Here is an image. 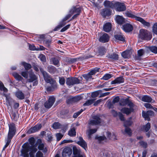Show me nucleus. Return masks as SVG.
I'll return each mask as SVG.
<instances>
[{"label": "nucleus", "instance_id": "obj_35", "mask_svg": "<svg viewBox=\"0 0 157 157\" xmlns=\"http://www.w3.org/2000/svg\"><path fill=\"white\" fill-rule=\"evenodd\" d=\"M141 100L143 101L147 102H151L152 100L151 98L147 95L143 96L142 97Z\"/></svg>", "mask_w": 157, "mask_h": 157}, {"label": "nucleus", "instance_id": "obj_33", "mask_svg": "<svg viewBox=\"0 0 157 157\" xmlns=\"http://www.w3.org/2000/svg\"><path fill=\"white\" fill-rule=\"evenodd\" d=\"M121 111L123 113L127 115H129V114L131 113V112H133V111L131 110V109H130L129 108L127 107H124L122 108L121 109Z\"/></svg>", "mask_w": 157, "mask_h": 157}, {"label": "nucleus", "instance_id": "obj_39", "mask_svg": "<svg viewBox=\"0 0 157 157\" xmlns=\"http://www.w3.org/2000/svg\"><path fill=\"white\" fill-rule=\"evenodd\" d=\"M129 100L128 98H122L121 99L119 102V104L120 105L122 106H126L128 103V101Z\"/></svg>", "mask_w": 157, "mask_h": 157}, {"label": "nucleus", "instance_id": "obj_16", "mask_svg": "<svg viewBox=\"0 0 157 157\" xmlns=\"http://www.w3.org/2000/svg\"><path fill=\"white\" fill-rule=\"evenodd\" d=\"M122 28L126 32H130L133 29L132 26L130 24L127 23L123 25Z\"/></svg>", "mask_w": 157, "mask_h": 157}, {"label": "nucleus", "instance_id": "obj_15", "mask_svg": "<svg viewBox=\"0 0 157 157\" xmlns=\"http://www.w3.org/2000/svg\"><path fill=\"white\" fill-rule=\"evenodd\" d=\"M71 149L68 147H65L63 150L62 155L63 157H69L72 153Z\"/></svg>", "mask_w": 157, "mask_h": 157}, {"label": "nucleus", "instance_id": "obj_61", "mask_svg": "<svg viewBox=\"0 0 157 157\" xmlns=\"http://www.w3.org/2000/svg\"><path fill=\"white\" fill-rule=\"evenodd\" d=\"M83 111V110L82 109L78 112L75 113L73 115V117L77 118Z\"/></svg>", "mask_w": 157, "mask_h": 157}, {"label": "nucleus", "instance_id": "obj_20", "mask_svg": "<svg viewBox=\"0 0 157 157\" xmlns=\"http://www.w3.org/2000/svg\"><path fill=\"white\" fill-rule=\"evenodd\" d=\"M81 8L79 7L73 6L69 11V13L73 15L74 13L80 14L81 12Z\"/></svg>", "mask_w": 157, "mask_h": 157}, {"label": "nucleus", "instance_id": "obj_30", "mask_svg": "<svg viewBox=\"0 0 157 157\" xmlns=\"http://www.w3.org/2000/svg\"><path fill=\"white\" fill-rule=\"evenodd\" d=\"M137 21L141 22L144 26L149 27L150 26V23L146 21L143 18L140 17H137Z\"/></svg>", "mask_w": 157, "mask_h": 157}, {"label": "nucleus", "instance_id": "obj_17", "mask_svg": "<svg viewBox=\"0 0 157 157\" xmlns=\"http://www.w3.org/2000/svg\"><path fill=\"white\" fill-rule=\"evenodd\" d=\"M109 35L107 34L104 33L100 37L99 40L101 42L105 43L108 42L109 41Z\"/></svg>", "mask_w": 157, "mask_h": 157}, {"label": "nucleus", "instance_id": "obj_14", "mask_svg": "<svg viewBox=\"0 0 157 157\" xmlns=\"http://www.w3.org/2000/svg\"><path fill=\"white\" fill-rule=\"evenodd\" d=\"M100 13L102 17L104 18H105L111 15L112 11L110 9L105 8L101 10Z\"/></svg>", "mask_w": 157, "mask_h": 157}, {"label": "nucleus", "instance_id": "obj_37", "mask_svg": "<svg viewBox=\"0 0 157 157\" xmlns=\"http://www.w3.org/2000/svg\"><path fill=\"white\" fill-rule=\"evenodd\" d=\"M11 118L15 121H17L19 117V114L17 112L11 113Z\"/></svg>", "mask_w": 157, "mask_h": 157}, {"label": "nucleus", "instance_id": "obj_7", "mask_svg": "<svg viewBox=\"0 0 157 157\" xmlns=\"http://www.w3.org/2000/svg\"><path fill=\"white\" fill-rule=\"evenodd\" d=\"M9 131L8 137L12 139L15 135L16 132V128L14 124L12 123L9 125Z\"/></svg>", "mask_w": 157, "mask_h": 157}, {"label": "nucleus", "instance_id": "obj_6", "mask_svg": "<svg viewBox=\"0 0 157 157\" xmlns=\"http://www.w3.org/2000/svg\"><path fill=\"white\" fill-rule=\"evenodd\" d=\"M100 69L99 68L95 67L91 70L88 74L83 75L82 76L86 81H88L91 79L92 75L99 72Z\"/></svg>", "mask_w": 157, "mask_h": 157}, {"label": "nucleus", "instance_id": "obj_8", "mask_svg": "<svg viewBox=\"0 0 157 157\" xmlns=\"http://www.w3.org/2000/svg\"><path fill=\"white\" fill-rule=\"evenodd\" d=\"M48 83H50L51 86H48L46 90L48 91H53L57 89L58 86L57 83L53 79H51Z\"/></svg>", "mask_w": 157, "mask_h": 157}, {"label": "nucleus", "instance_id": "obj_21", "mask_svg": "<svg viewBox=\"0 0 157 157\" xmlns=\"http://www.w3.org/2000/svg\"><path fill=\"white\" fill-rule=\"evenodd\" d=\"M115 20L117 23L120 25L125 23L126 21L122 16L119 15H117L116 17Z\"/></svg>", "mask_w": 157, "mask_h": 157}, {"label": "nucleus", "instance_id": "obj_29", "mask_svg": "<svg viewBox=\"0 0 157 157\" xmlns=\"http://www.w3.org/2000/svg\"><path fill=\"white\" fill-rule=\"evenodd\" d=\"M16 97L19 99L22 100L25 98L24 94L21 91H18L15 93Z\"/></svg>", "mask_w": 157, "mask_h": 157}, {"label": "nucleus", "instance_id": "obj_42", "mask_svg": "<svg viewBox=\"0 0 157 157\" xmlns=\"http://www.w3.org/2000/svg\"><path fill=\"white\" fill-rule=\"evenodd\" d=\"M96 139L98 140L100 143L101 141H104L105 142H106L108 141V139L105 137V136H100L96 137Z\"/></svg>", "mask_w": 157, "mask_h": 157}, {"label": "nucleus", "instance_id": "obj_2", "mask_svg": "<svg viewBox=\"0 0 157 157\" xmlns=\"http://www.w3.org/2000/svg\"><path fill=\"white\" fill-rule=\"evenodd\" d=\"M80 83V81L78 78L75 77H70L67 78L66 84L69 87L75 84Z\"/></svg>", "mask_w": 157, "mask_h": 157}, {"label": "nucleus", "instance_id": "obj_47", "mask_svg": "<svg viewBox=\"0 0 157 157\" xmlns=\"http://www.w3.org/2000/svg\"><path fill=\"white\" fill-rule=\"evenodd\" d=\"M95 99H90L87 101L83 104L84 106H88L92 104L95 101Z\"/></svg>", "mask_w": 157, "mask_h": 157}, {"label": "nucleus", "instance_id": "obj_64", "mask_svg": "<svg viewBox=\"0 0 157 157\" xmlns=\"http://www.w3.org/2000/svg\"><path fill=\"white\" fill-rule=\"evenodd\" d=\"M140 144L141 146H142L144 148H146L147 147V143L145 142L141 141L140 142Z\"/></svg>", "mask_w": 157, "mask_h": 157}, {"label": "nucleus", "instance_id": "obj_63", "mask_svg": "<svg viewBox=\"0 0 157 157\" xmlns=\"http://www.w3.org/2000/svg\"><path fill=\"white\" fill-rule=\"evenodd\" d=\"M40 140V143L39 144L38 148L39 150H42L44 147V144L43 143H41V141Z\"/></svg>", "mask_w": 157, "mask_h": 157}, {"label": "nucleus", "instance_id": "obj_44", "mask_svg": "<svg viewBox=\"0 0 157 157\" xmlns=\"http://www.w3.org/2000/svg\"><path fill=\"white\" fill-rule=\"evenodd\" d=\"M21 64L24 66L25 69L27 70L30 69L32 67L31 65L27 63L22 62L21 63Z\"/></svg>", "mask_w": 157, "mask_h": 157}, {"label": "nucleus", "instance_id": "obj_31", "mask_svg": "<svg viewBox=\"0 0 157 157\" xmlns=\"http://www.w3.org/2000/svg\"><path fill=\"white\" fill-rule=\"evenodd\" d=\"M50 60L52 62V64L54 65L59 67L60 66V63L58 59L56 57H52L50 59Z\"/></svg>", "mask_w": 157, "mask_h": 157}, {"label": "nucleus", "instance_id": "obj_51", "mask_svg": "<svg viewBox=\"0 0 157 157\" xmlns=\"http://www.w3.org/2000/svg\"><path fill=\"white\" fill-rule=\"evenodd\" d=\"M29 141L30 144L31 145V146H33L34 147L36 146L34 145L35 143V140L34 138L33 137H31L29 139Z\"/></svg>", "mask_w": 157, "mask_h": 157}, {"label": "nucleus", "instance_id": "obj_45", "mask_svg": "<svg viewBox=\"0 0 157 157\" xmlns=\"http://www.w3.org/2000/svg\"><path fill=\"white\" fill-rule=\"evenodd\" d=\"M122 56L124 58H128L130 57V54L129 51H125L121 54Z\"/></svg>", "mask_w": 157, "mask_h": 157}, {"label": "nucleus", "instance_id": "obj_55", "mask_svg": "<svg viewBox=\"0 0 157 157\" xmlns=\"http://www.w3.org/2000/svg\"><path fill=\"white\" fill-rule=\"evenodd\" d=\"M98 52L100 55H103L104 54L105 51V48L103 47H100L98 49Z\"/></svg>", "mask_w": 157, "mask_h": 157}, {"label": "nucleus", "instance_id": "obj_56", "mask_svg": "<svg viewBox=\"0 0 157 157\" xmlns=\"http://www.w3.org/2000/svg\"><path fill=\"white\" fill-rule=\"evenodd\" d=\"M39 58H40V60L44 63H45L46 61V57L45 56L42 54H40Z\"/></svg>", "mask_w": 157, "mask_h": 157}, {"label": "nucleus", "instance_id": "obj_4", "mask_svg": "<svg viewBox=\"0 0 157 157\" xmlns=\"http://www.w3.org/2000/svg\"><path fill=\"white\" fill-rule=\"evenodd\" d=\"M93 119L90 120L89 124L91 125H96L100 124L101 122V120L99 115H96L93 116L92 117Z\"/></svg>", "mask_w": 157, "mask_h": 157}, {"label": "nucleus", "instance_id": "obj_34", "mask_svg": "<svg viewBox=\"0 0 157 157\" xmlns=\"http://www.w3.org/2000/svg\"><path fill=\"white\" fill-rule=\"evenodd\" d=\"M68 135L71 137H74L76 135V131L74 127L71 128L68 132Z\"/></svg>", "mask_w": 157, "mask_h": 157}, {"label": "nucleus", "instance_id": "obj_9", "mask_svg": "<svg viewBox=\"0 0 157 157\" xmlns=\"http://www.w3.org/2000/svg\"><path fill=\"white\" fill-rule=\"evenodd\" d=\"M116 11L121 12L126 10V6L124 4L119 2H115L114 8Z\"/></svg>", "mask_w": 157, "mask_h": 157}, {"label": "nucleus", "instance_id": "obj_58", "mask_svg": "<svg viewBox=\"0 0 157 157\" xmlns=\"http://www.w3.org/2000/svg\"><path fill=\"white\" fill-rule=\"evenodd\" d=\"M11 139H12L11 138H7L6 143L3 148V151L5 150L6 148L8 146L11 141Z\"/></svg>", "mask_w": 157, "mask_h": 157}, {"label": "nucleus", "instance_id": "obj_10", "mask_svg": "<svg viewBox=\"0 0 157 157\" xmlns=\"http://www.w3.org/2000/svg\"><path fill=\"white\" fill-rule=\"evenodd\" d=\"M29 78L28 79V82H33V85L36 86L38 84L37 78L36 75L33 72H30L29 73Z\"/></svg>", "mask_w": 157, "mask_h": 157}, {"label": "nucleus", "instance_id": "obj_18", "mask_svg": "<svg viewBox=\"0 0 157 157\" xmlns=\"http://www.w3.org/2000/svg\"><path fill=\"white\" fill-rule=\"evenodd\" d=\"M79 140L77 143V144L82 147L85 150H86V148H87L86 143L82 137H79Z\"/></svg>", "mask_w": 157, "mask_h": 157}, {"label": "nucleus", "instance_id": "obj_24", "mask_svg": "<svg viewBox=\"0 0 157 157\" xmlns=\"http://www.w3.org/2000/svg\"><path fill=\"white\" fill-rule=\"evenodd\" d=\"M125 14L127 17L132 18H135L136 21L137 17H137L136 16L137 14H136L134 12L131 11H126Z\"/></svg>", "mask_w": 157, "mask_h": 157}, {"label": "nucleus", "instance_id": "obj_38", "mask_svg": "<svg viewBox=\"0 0 157 157\" xmlns=\"http://www.w3.org/2000/svg\"><path fill=\"white\" fill-rule=\"evenodd\" d=\"M73 154L74 155L73 157H83L80 151L76 148L73 149Z\"/></svg>", "mask_w": 157, "mask_h": 157}, {"label": "nucleus", "instance_id": "obj_46", "mask_svg": "<svg viewBox=\"0 0 157 157\" xmlns=\"http://www.w3.org/2000/svg\"><path fill=\"white\" fill-rule=\"evenodd\" d=\"M93 56L91 55H88L86 56H84L82 57H81L78 58H77V60L82 61L85 59H87L93 57Z\"/></svg>", "mask_w": 157, "mask_h": 157}, {"label": "nucleus", "instance_id": "obj_53", "mask_svg": "<svg viewBox=\"0 0 157 157\" xmlns=\"http://www.w3.org/2000/svg\"><path fill=\"white\" fill-rule=\"evenodd\" d=\"M112 77V74H106L102 77V79L106 80L111 78Z\"/></svg>", "mask_w": 157, "mask_h": 157}, {"label": "nucleus", "instance_id": "obj_27", "mask_svg": "<svg viewBox=\"0 0 157 157\" xmlns=\"http://www.w3.org/2000/svg\"><path fill=\"white\" fill-rule=\"evenodd\" d=\"M111 24L109 22L105 23L103 27L104 30L106 32H109L111 30Z\"/></svg>", "mask_w": 157, "mask_h": 157}, {"label": "nucleus", "instance_id": "obj_48", "mask_svg": "<svg viewBox=\"0 0 157 157\" xmlns=\"http://www.w3.org/2000/svg\"><path fill=\"white\" fill-rule=\"evenodd\" d=\"M97 131V129L96 128L90 129L88 132V137L89 139L91 138V135L95 133Z\"/></svg>", "mask_w": 157, "mask_h": 157}, {"label": "nucleus", "instance_id": "obj_52", "mask_svg": "<svg viewBox=\"0 0 157 157\" xmlns=\"http://www.w3.org/2000/svg\"><path fill=\"white\" fill-rule=\"evenodd\" d=\"M59 83L60 85H64L65 82V79L63 77H59Z\"/></svg>", "mask_w": 157, "mask_h": 157}, {"label": "nucleus", "instance_id": "obj_36", "mask_svg": "<svg viewBox=\"0 0 157 157\" xmlns=\"http://www.w3.org/2000/svg\"><path fill=\"white\" fill-rule=\"evenodd\" d=\"M114 36L116 40L122 42H124L125 41L124 37L123 35L117 34L114 35Z\"/></svg>", "mask_w": 157, "mask_h": 157}, {"label": "nucleus", "instance_id": "obj_1", "mask_svg": "<svg viewBox=\"0 0 157 157\" xmlns=\"http://www.w3.org/2000/svg\"><path fill=\"white\" fill-rule=\"evenodd\" d=\"M139 38L142 40H150L151 38L150 33L146 30L141 29L140 30Z\"/></svg>", "mask_w": 157, "mask_h": 157}, {"label": "nucleus", "instance_id": "obj_11", "mask_svg": "<svg viewBox=\"0 0 157 157\" xmlns=\"http://www.w3.org/2000/svg\"><path fill=\"white\" fill-rule=\"evenodd\" d=\"M68 125L67 124L61 125L58 122H55L52 125L53 128L55 129L61 128L63 132H65L66 130L67 129Z\"/></svg>", "mask_w": 157, "mask_h": 157}, {"label": "nucleus", "instance_id": "obj_60", "mask_svg": "<svg viewBox=\"0 0 157 157\" xmlns=\"http://www.w3.org/2000/svg\"><path fill=\"white\" fill-rule=\"evenodd\" d=\"M132 124V122L130 120L127 121L124 123V126L125 127H128L131 126Z\"/></svg>", "mask_w": 157, "mask_h": 157}, {"label": "nucleus", "instance_id": "obj_12", "mask_svg": "<svg viewBox=\"0 0 157 157\" xmlns=\"http://www.w3.org/2000/svg\"><path fill=\"white\" fill-rule=\"evenodd\" d=\"M40 69L41 73L42 74L44 79L46 82L48 83V82L51 81V79H53L51 78L50 75L46 71H44L42 68L40 67Z\"/></svg>", "mask_w": 157, "mask_h": 157}, {"label": "nucleus", "instance_id": "obj_41", "mask_svg": "<svg viewBox=\"0 0 157 157\" xmlns=\"http://www.w3.org/2000/svg\"><path fill=\"white\" fill-rule=\"evenodd\" d=\"M151 128V124L147 123L146 125H144L142 128V130L145 132H147Z\"/></svg>", "mask_w": 157, "mask_h": 157}, {"label": "nucleus", "instance_id": "obj_62", "mask_svg": "<svg viewBox=\"0 0 157 157\" xmlns=\"http://www.w3.org/2000/svg\"><path fill=\"white\" fill-rule=\"evenodd\" d=\"M63 135L60 133H57L56 134L57 140L58 141H59L62 138Z\"/></svg>", "mask_w": 157, "mask_h": 157}, {"label": "nucleus", "instance_id": "obj_59", "mask_svg": "<svg viewBox=\"0 0 157 157\" xmlns=\"http://www.w3.org/2000/svg\"><path fill=\"white\" fill-rule=\"evenodd\" d=\"M150 50L152 52L157 53V47L156 46H151L150 47Z\"/></svg>", "mask_w": 157, "mask_h": 157}, {"label": "nucleus", "instance_id": "obj_5", "mask_svg": "<svg viewBox=\"0 0 157 157\" xmlns=\"http://www.w3.org/2000/svg\"><path fill=\"white\" fill-rule=\"evenodd\" d=\"M56 98L54 96H50L49 97L48 101L44 103V107L47 109H49L53 105L56 101Z\"/></svg>", "mask_w": 157, "mask_h": 157}, {"label": "nucleus", "instance_id": "obj_32", "mask_svg": "<svg viewBox=\"0 0 157 157\" xmlns=\"http://www.w3.org/2000/svg\"><path fill=\"white\" fill-rule=\"evenodd\" d=\"M13 75L15 79L18 81H21L22 82L24 80V78L17 73L16 72H13L12 74Z\"/></svg>", "mask_w": 157, "mask_h": 157}, {"label": "nucleus", "instance_id": "obj_57", "mask_svg": "<svg viewBox=\"0 0 157 157\" xmlns=\"http://www.w3.org/2000/svg\"><path fill=\"white\" fill-rule=\"evenodd\" d=\"M152 32L157 35V22L154 24L152 27Z\"/></svg>", "mask_w": 157, "mask_h": 157}, {"label": "nucleus", "instance_id": "obj_13", "mask_svg": "<svg viewBox=\"0 0 157 157\" xmlns=\"http://www.w3.org/2000/svg\"><path fill=\"white\" fill-rule=\"evenodd\" d=\"M154 115V112L151 110L147 111L145 112L144 111L142 112V116L145 120L150 121V117H152Z\"/></svg>", "mask_w": 157, "mask_h": 157}, {"label": "nucleus", "instance_id": "obj_25", "mask_svg": "<svg viewBox=\"0 0 157 157\" xmlns=\"http://www.w3.org/2000/svg\"><path fill=\"white\" fill-rule=\"evenodd\" d=\"M115 4V2H111L107 0L105 1L104 2V5L105 7L112 9L114 8Z\"/></svg>", "mask_w": 157, "mask_h": 157}, {"label": "nucleus", "instance_id": "obj_28", "mask_svg": "<svg viewBox=\"0 0 157 157\" xmlns=\"http://www.w3.org/2000/svg\"><path fill=\"white\" fill-rule=\"evenodd\" d=\"M47 71L50 73L54 74L57 71V69L54 66L49 65L48 66Z\"/></svg>", "mask_w": 157, "mask_h": 157}, {"label": "nucleus", "instance_id": "obj_50", "mask_svg": "<svg viewBox=\"0 0 157 157\" xmlns=\"http://www.w3.org/2000/svg\"><path fill=\"white\" fill-rule=\"evenodd\" d=\"M102 91L101 90H99L92 93L91 95V97L92 98H95L98 97L100 93L99 92H101Z\"/></svg>", "mask_w": 157, "mask_h": 157}, {"label": "nucleus", "instance_id": "obj_19", "mask_svg": "<svg viewBox=\"0 0 157 157\" xmlns=\"http://www.w3.org/2000/svg\"><path fill=\"white\" fill-rule=\"evenodd\" d=\"M41 128V125L40 124L31 127L28 131L29 134L35 132L39 130Z\"/></svg>", "mask_w": 157, "mask_h": 157}, {"label": "nucleus", "instance_id": "obj_23", "mask_svg": "<svg viewBox=\"0 0 157 157\" xmlns=\"http://www.w3.org/2000/svg\"><path fill=\"white\" fill-rule=\"evenodd\" d=\"M82 99V98L81 96H78L69 99L67 101V102L68 103H71L73 102H77L81 100Z\"/></svg>", "mask_w": 157, "mask_h": 157}, {"label": "nucleus", "instance_id": "obj_40", "mask_svg": "<svg viewBox=\"0 0 157 157\" xmlns=\"http://www.w3.org/2000/svg\"><path fill=\"white\" fill-rule=\"evenodd\" d=\"M52 42L51 39V38L48 39H45L43 40V43L44 45L47 47L49 48L50 45Z\"/></svg>", "mask_w": 157, "mask_h": 157}, {"label": "nucleus", "instance_id": "obj_26", "mask_svg": "<svg viewBox=\"0 0 157 157\" xmlns=\"http://www.w3.org/2000/svg\"><path fill=\"white\" fill-rule=\"evenodd\" d=\"M29 147L26 146L24 148H22L21 150V152L22 155L24 156V157H29V154L28 153V148Z\"/></svg>", "mask_w": 157, "mask_h": 157}, {"label": "nucleus", "instance_id": "obj_49", "mask_svg": "<svg viewBox=\"0 0 157 157\" xmlns=\"http://www.w3.org/2000/svg\"><path fill=\"white\" fill-rule=\"evenodd\" d=\"M0 90L3 91L4 92L6 93L8 91V89L5 87L2 82L0 81Z\"/></svg>", "mask_w": 157, "mask_h": 157}, {"label": "nucleus", "instance_id": "obj_3", "mask_svg": "<svg viewBox=\"0 0 157 157\" xmlns=\"http://www.w3.org/2000/svg\"><path fill=\"white\" fill-rule=\"evenodd\" d=\"M27 146L28 147V153L29 152V154L30 157H34V154L35 152L37 150V148L36 147L30 146L29 144L28 143H24L22 146V147L24 148L25 146Z\"/></svg>", "mask_w": 157, "mask_h": 157}, {"label": "nucleus", "instance_id": "obj_54", "mask_svg": "<svg viewBox=\"0 0 157 157\" xmlns=\"http://www.w3.org/2000/svg\"><path fill=\"white\" fill-rule=\"evenodd\" d=\"M128 103H127V105L129 107V109H131V110H132V111H134V109L133 107H134V104H133V103L129 99L128 101Z\"/></svg>", "mask_w": 157, "mask_h": 157}, {"label": "nucleus", "instance_id": "obj_22", "mask_svg": "<svg viewBox=\"0 0 157 157\" xmlns=\"http://www.w3.org/2000/svg\"><path fill=\"white\" fill-rule=\"evenodd\" d=\"M124 79L123 77L121 76L117 78L114 80L112 81L111 82V84H119L124 82Z\"/></svg>", "mask_w": 157, "mask_h": 157}, {"label": "nucleus", "instance_id": "obj_43", "mask_svg": "<svg viewBox=\"0 0 157 157\" xmlns=\"http://www.w3.org/2000/svg\"><path fill=\"white\" fill-rule=\"evenodd\" d=\"M108 57L113 59L117 60L118 59V56L116 53H113L112 54H109Z\"/></svg>", "mask_w": 157, "mask_h": 157}]
</instances>
